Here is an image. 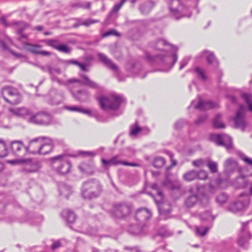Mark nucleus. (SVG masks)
<instances>
[{"label": "nucleus", "instance_id": "f257e3e1", "mask_svg": "<svg viewBox=\"0 0 252 252\" xmlns=\"http://www.w3.org/2000/svg\"><path fill=\"white\" fill-rule=\"evenodd\" d=\"M154 50L153 54L151 55L146 52L145 56L147 61L152 64H157L164 66L160 69L162 71L168 72L171 70L178 60L176 53L167 52L164 46H169L174 50L172 45H170L164 39H158L156 42L151 43Z\"/></svg>", "mask_w": 252, "mask_h": 252}, {"label": "nucleus", "instance_id": "f03ea898", "mask_svg": "<svg viewBox=\"0 0 252 252\" xmlns=\"http://www.w3.org/2000/svg\"><path fill=\"white\" fill-rule=\"evenodd\" d=\"M102 191V186L95 179L89 180L82 184L81 195L86 199H92L99 196Z\"/></svg>", "mask_w": 252, "mask_h": 252}, {"label": "nucleus", "instance_id": "7ed1b4c3", "mask_svg": "<svg viewBox=\"0 0 252 252\" xmlns=\"http://www.w3.org/2000/svg\"><path fill=\"white\" fill-rule=\"evenodd\" d=\"M125 100L121 95L113 94L108 96H102L98 98L100 108L104 111H116Z\"/></svg>", "mask_w": 252, "mask_h": 252}, {"label": "nucleus", "instance_id": "20e7f679", "mask_svg": "<svg viewBox=\"0 0 252 252\" xmlns=\"http://www.w3.org/2000/svg\"><path fill=\"white\" fill-rule=\"evenodd\" d=\"M168 7L170 15L176 20L191 17V13L189 11L188 7L183 5L180 0H170Z\"/></svg>", "mask_w": 252, "mask_h": 252}, {"label": "nucleus", "instance_id": "39448f33", "mask_svg": "<svg viewBox=\"0 0 252 252\" xmlns=\"http://www.w3.org/2000/svg\"><path fill=\"white\" fill-rule=\"evenodd\" d=\"M51 161L53 168L58 174L65 175L70 171L71 163L66 155L54 157L51 158Z\"/></svg>", "mask_w": 252, "mask_h": 252}, {"label": "nucleus", "instance_id": "423d86ee", "mask_svg": "<svg viewBox=\"0 0 252 252\" xmlns=\"http://www.w3.org/2000/svg\"><path fill=\"white\" fill-rule=\"evenodd\" d=\"M132 209V206L130 203H119L114 205L111 216L117 219H125L130 215Z\"/></svg>", "mask_w": 252, "mask_h": 252}, {"label": "nucleus", "instance_id": "0eeeda50", "mask_svg": "<svg viewBox=\"0 0 252 252\" xmlns=\"http://www.w3.org/2000/svg\"><path fill=\"white\" fill-rule=\"evenodd\" d=\"M1 95L4 100L12 104H17L21 101V96L17 90L11 87H5L1 89Z\"/></svg>", "mask_w": 252, "mask_h": 252}, {"label": "nucleus", "instance_id": "6e6552de", "mask_svg": "<svg viewBox=\"0 0 252 252\" xmlns=\"http://www.w3.org/2000/svg\"><path fill=\"white\" fill-rule=\"evenodd\" d=\"M52 121L51 115L47 112H40L35 114L32 115L28 119L29 123L38 125H48Z\"/></svg>", "mask_w": 252, "mask_h": 252}, {"label": "nucleus", "instance_id": "1a4fd4ad", "mask_svg": "<svg viewBox=\"0 0 252 252\" xmlns=\"http://www.w3.org/2000/svg\"><path fill=\"white\" fill-rule=\"evenodd\" d=\"M240 198L239 200L229 205L228 210L233 213H237L246 209L250 203V197L246 193L240 194Z\"/></svg>", "mask_w": 252, "mask_h": 252}, {"label": "nucleus", "instance_id": "9d476101", "mask_svg": "<svg viewBox=\"0 0 252 252\" xmlns=\"http://www.w3.org/2000/svg\"><path fill=\"white\" fill-rule=\"evenodd\" d=\"M211 140L217 145L225 147L227 150L232 147V139L230 136L225 134H213L210 135Z\"/></svg>", "mask_w": 252, "mask_h": 252}, {"label": "nucleus", "instance_id": "9b49d317", "mask_svg": "<svg viewBox=\"0 0 252 252\" xmlns=\"http://www.w3.org/2000/svg\"><path fill=\"white\" fill-rule=\"evenodd\" d=\"M48 102L51 105H59L62 103L64 99V94L61 90L51 88L49 91Z\"/></svg>", "mask_w": 252, "mask_h": 252}, {"label": "nucleus", "instance_id": "f8f14e48", "mask_svg": "<svg viewBox=\"0 0 252 252\" xmlns=\"http://www.w3.org/2000/svg\"><path fill=\"white\" fill-rule=\"evenodd\" d=\"M45 139V136H40L30 140L28 145L25 147L27 153L33 155L39 154V148L41 143V141Z\"/></svg>", "mask_w": 252, "mask_h": 252}, {"label": "nucleus", "instance_id": "ddd939ff", "mask_svg": "<svg viewBox=\"0 0 252 252\" xmlns=\"http://www.w3.org/2000/svg\"><path fill=\"white\" fill-rule=\"evenodd\" d=\"M120 156L119 155L112 157L109 160H106L104 158L101 159V162L103 166L105 168H108L110 165L117 166L119 164H122L126 166H138L139 164L136 163L129 162L126 161H122L119 159Z\"/></svg>", "mask_w": 252, "mask_h": 252}, {"label": "nucleus", "instance_id": "4468645a", "mask_svg": "<svg viewBox=\"0 0 252 252\" xmlns=\"http://www.w3.org/2000/svg\"><path fill=\"white\" fill-rule=\"evenodd\" d=\"M234 122L237 128H241L243 131L245 130L247 124L245 120V107L243 105L239 106L236 117L234 119Z\"/></svg>", "mask_w": 252, "mask_h": 252}, {"label": "nucleus", "instance_id": "2eb2a0df", "mask_svg": "<svg viewBox=\"0 0 252 252\" xmlns=\"http://www.w3.org/2000/svg\"><path fill=\"white\" fill-rule=\"evenodd\" d=\"M250 222V221H247L242 223V228L238 240V243L241 246H243L247 243L248 239L252 238V234L248 231L247 228Z\"/></svg>", "mask_w": 252, "mask_h": 252}, {"label": "nucleus", "instance_id": "dca6fc26", "mask_svg": "<svg viewBox=\"0 0 252 252\" xmlns=\"http://www.w3.org/2000/svg\"><path fill=\"white\" fill-rule=\"evenodd\" d=\"M40 68L45 72H48L50 75L51 80L53 81H57L60 85L65 84V82L62 80L59 79L56 74H60L62 71L59 68H54L50 65H46L45 66H41Z\"/></svg>", "mask_w": 252, "mask_h": 252}, {"label": "nucleus", "instance_id": "f3484780", "mask_svg": "<svg viewBox=\"0 0 252 252\" xmlns=\"http://www.w3.org/2000/svg\"><path fill=\"white\" fill-rule=\"evenodd\" d=\"M198 102L197 104H194L195 101L193 100L189 108L192 107L195 109H197L200 110H206L216 107V104L211 101L202 100L200 96H198Z\"/></svg>", "mask_w": 252, "mask_h": 252}, {"label": "nucleus", "instance_id": "a211bd4d", "mask_svg": "<svg viewBox=\"0 0 252 252\" xmlns=\"http://www.w3.org/2000/svg\"><path fill=\"white\" fill-rule=\"evenodd\" d=\"M10 147L13 154L18 157L26 154L27 152L25 149V146L22 141L14 140L11 142Z\"/></svg>", "mask_w": 252, "mask_h": 252}, {"label": "nucleus", "instance_id": "6ab92c4d", "mask_svg": "<svg viewBox=\"0 0 252 252\" xmlns=\"http://www.w3.org/2000/svg\"><path fill=\"white\" fill-rule=\"evenodd\" d=\"M155 201L158 204V211L161 219L167 220L170 218V213L171 207L169 204L158 201L156 199Z\"/></svg>", "mask_w": 252, "mask_h": 252}, {"label": "nucleus", "instance_id": "aec40b11", "mask_svg": "<svg viewBox=\"0 0 252 252\" xmlns=\"http://www.w3.org/2000/svg\"><path fill=\"white\" fill-rule=\"evenodd\" d=\"M151 217L152 213L151 211L146 208H142L137 210L134 218L136 221L142 223L149 220Z\"/></svg>", "mask_w": 252, "mask_h": 252}, {"label": "nucleus", "instance_id": "412c9836", "mask_svg": "<svg viewBox=\"0 0 252 252\" xmlns=\"http://www.w3.org/2000/svg\"><path fill=\"white\" fill-rule=\"evenodd\" d=\"M199 58H205L207 63L209 65H212L214 67H217L219 65V62L216 58L213 53L207 50L202 51L198 56Z\"/></svg>", "mask_w": 252, "mask_h": 252}, {"label": "nucleus", "instance_id": "4be33fe9", "mask_svg": "<svg viewBox=\"0 0 252 252\" xmlns=\"http://www.w3.org/2000/svg\"><path fill=\"white\" fill-rule=\"evenodd\" d=\"M97 56L101 61L106 67L110 68L117 73H119V68L118 66L113 63L111 60L107 58V57L103 53H99Z\"/></svg>", "mask_w": 252, "mask_h": 252}, {"label": "nucleus", "instance_id": "5701e85b", "mask_svg": "<svg viewBox=\"0 0 252 252\" xmlns=\"http://www.w3.org/2000/svg\"><path fill=\"white\" fill-rule=\"evenodd\" d=\"M46 142L44 143H41L39 148V155H47L50 153L53 149V141L49 137H45L44 140Z\"/></svg>", "mask_w": 252, "mask_h": 252}, {"label": "nucleus", "instance_id": "b1692460", "mask_svg": "<svg viewBox=\"0 0 252 252\" xmlns=\"http://www.w3.org/2000/svg\"><path fill=\"white\" fill-rule=\"evenodd\" d=\"M71 92L74 97L80 101H86L90 97L89 92L86 90H79L76 92L72 91Z\"/></svg>", "mask_w": 252, "mask_h": 252}, {"label": "nucleus", "instance_id": "393cba45", "mask_svg": "<svg viewBox=\"0 0 252 252\" xmlns=\"http://www.w3.org/2000/svg\"><path fill=\"white\" fill-rule=\"evenodd\" d=\"M9 111L16 116L24 117L27 120L31 116L30 111L26 108H20L16 109H9Z\"/></svg>", "mask_w": 252, "mask_h": 252}, {"label": "nucleus", "instance_id": "a878e982", "mask_svg": "<svg viewBox=\"0 0 252 252\" xmlns=\"http://www.w3.org/2000/svg\"><path fill=\"white\" fill-rule=\"evenodd\" d=\"M63 219L68 223H73L76 218V216L73 212L70 210H64L61 214Z\"/></svg>", "mask_w": 252, "mask_h": 252}, {"label": "nucleus", "instance_id": "bb28decb", "mask_svg": "<svg viewBox=\"0 0 252 252\" xmlns=\"http://www.w3.org/2000/svg\"><path fill=\"white\" fill-rule=\"evenodd\" d=\"M238 166L237 162L236 160L232 159H227L224 163V170L227 174L232 172Z\"/></svg>", "mask_w": 252, "mask_h": 252}, {"label": "nucleus", "instance_id": "cd10ccee", "mask_svg": "<svg viewBox=\"0 0 252 252\" xmlns=\"http://www.w3.org/2000/svg\"><path fill=\"white\" fill-rule=\"evenodd\" d=\"M79 168L82 172L93 174L94 172V164L92 162H83L79 166Z\"/></svg>", "mask_w": 252, "mask_h": 252}, {"label": "nucleus", "instance_id": "c85d7f7f", "mask_svg": "<svg viewBox=\"0 0 252 252\" xmlns=\"http://www.w3.org/2000/svg\"><path fill=\"white\" fill-rule=\"evenodd\" d=\"M198 196L196 194H192L187 197L184 201V205L187 208L193 207L198 202Z\"/></svg>", "mask_w": 252, "mask_h": 252}, {"label": "nucleus", "instance_id": "c756f323", "mask_svg": "<svg viewBox=\"0 0 252 252\" xmlns=\"http://www.w3.org/2000/svg\"><path fill=\"white\" fill-rule=\"evenodd\" d=\"M163 185L171 190L179 189L181 187V184L179 181L175 180L171 181L168 179H165L163 183Z\"/></svg>", "mask_w": 252, "mask_h": 252}, {"label": "nucleus", "instance_id": "7c9ffc66", "mask_svg": "<svg viewBox=\"0 0 252 252\" xmlns=\"http://www.w3.org/2000/svg\"><path fill=\"white\" fill-rule=\"evenodd\" d=\"M14 25H18L19 29L17 31V34L19 36L20 39L22 40L23 39H27L28 36L23 33V30L28 27V25L23 22H15L13 23Z\"/></svg>", "mask_w": 252, "mask_h": 252}, {"label": "nucleus", "instance_id": "2f4dec72", "mask_svg": "<svg viewBox=\"0 0 252 252\" xmlns=\"http://www.w3.org/2000/svg\"><path fill=\"white\" fill-rule=\"evenodd\" d=\"M59 191L61 195L67 198L72 193L71 188L65 184H62L59 186Z\"/></svg>", "mask_w": 252, "mask_h": 252}, {"label": "nucleus", "instance_id": "473e14b6", "mask_svg": "<svg viewBox=\"0 0 252 252\" xmlns=\"http://www.w3.org/2000/svg\"><path fill=\"white\" fill-rule=\"evenodd\" d=\"M26 161L23 162L24 167L23 171L27 172H34L37 171V166L33 164L30 159H26Z\"/></svg>", "mask_w": 252, "mask_h": 252}, {"label": "nucleus", "instance_id": "72a5a7b5", "mask_svg": "<svg viewBox=\"0 0 252 252\" xmlns=\"http://www.w3.org/2000/svg\"><path fill=\"white\" fill-rule=\"evenodd\" d=\"M128 231L134 235L139 236L144 234L143 228L139 225H131L129 228Z\"/></svg>", "mask_w": 252, "mask_h": 252}, {"label": "nucleus", "instance_id": "f704fd0d", "mask_svg": "<svg viewBox=\"0 0 252 252\" xmlns=\"http://www.w3.org/2000/svg\"><path fill=\"white\" fill-rule=\"evenodd\" d=\"M236 182L238 184V187L239 188H246L249 184V181L247 176H241L236 179Z\"/></svg>", "mask_w": 252, "mask_h": 252}, {"label": "nucleus", "instance_id": "c9c22d12", "mask_svg": "<svg viewBox=\"0 0 252 252\" xmlns=\"http://www.w3.org/2000/svg\"><path fill=\"white\" fill-rule=\"evenodd\" d=\"M98 22L99 20H94L92 19H88L84 21H79L78 22L74 24L73 27L77 28L80 26H85L86 27H88L91 24H95Z\"/></svg>", "mask_w": 252, "mask_h": 252}, {"label": "nucleus", "instance_id": "e433bc0d", "mask_svg": "<svg viewBox=\"0 0 252 252\" xmlns=\"http://www.w3.org/2000/svg\"><path fill=\"white\" fill-rule=\"evenodd\" d=\"M81 77L83 79V83L85 85L93 89L97 88V85L94 82L91 80L87 75H83Z\"/></svg>", "mask_w": 252, "mask_h": 252}, {"label": "nucleus", "instance_id": "4c0bfd02", "mask_svg": "<svg viewBox=\"0 0 252 252\" xmlns=\"http://www.w3.org/2000/svg\"><path fill=\"white\" fill-rule=\"evenodd\" d=\"M221 115L218 114L216 115L213 121V125L215 128H223L225 127L224 124L222 123L220 121Z\"/></svg>", "mask_w": 252, "mask_h": 252}, {"label": "nucleus", "instance_id": "58836bf2", "mask_svg": "<svg viewBox=\"0 0 252 252\" xmlns=\"http://www.w3.org/2000/svg\"><path fill=\"white\" fill-rule=\"evenodd\" d=\"M197 178V172L195 170H190L183 175V179L188 182L194 180Z\"/></svg>", "mask_w": 252, "mask_h": 252}, {"label": "nucleus", "instance_id": "ea45409f", "mask_svg": "<svg viewBox=\"0 0 252 252\" xmlns=\"http://www.w3.org/2000/svg\"><path fill=\"white\" fill-rule=\"evenodd\" d=\"M209 230V227L207 226H196L195 227V233L198 236H204Z\"/></svg>", "mask_w": 252, "mask_h": 252}, {"label": "nucleus", "instance_id": "a19ab883", "mask_svg": "<svg viewBox=\"0 0 252 252\" xmlns=\"http://www.w3.org/2000/svg\"><path fill=\"white\" fill-rule=\"evenodd\" d=\"M198 78L201 79L203 81H206L207 76L206 75L205 71L199 67H196L194 69Z\"/></svg>", "mask_w": 252, "mask_h": 252}, {"label": "nucleus", "instance_id": "79ce46f5", "mask_svg": "<svg viewBox=\"0 0 252 252\" xmlns=\"http://www.w3.org/2000/svg\"><path fill=\"white\" fill-rule=\"evenodd\" d=\"M141 130L142 128L139 126L138 122L136 121L133 125L130 126L129 135L132 137L136 136Z\"/></svg>", "mask_w": 252, "mask_h": 252}, {"label": "nucleus", "instance_id": "37998d69", "mask_svg": "<svg viewBox=\"0 0 252 252\" xmlns=\"http://www.w3.org/2000/svg\"><path fill=\"white\" fill-rule=\"evenodd\" d=\"M242 97L248 105L249 109L252 112V95L247 94H242Z\"/></svg>", "mask_w": 252, "mask_h": 252}, {"label": "nucleus", "instance_id": "c03bdc74", "mask_svg": "<svg viewBox=\"0 0 252 252\" xmlns=\"http://www.w3.org/2000/svg\"><path fill=\"white\" fill-rule=\"evenodd\" d=\"M201 219L204 220L213 221L215 217L213 216L210 211H206L200 215Z\"/></svg>", "mask_w": 252, "mask_h": 252}, {"label": "nucleus", "instance_id": "a18cd8bd", "mask_svg": "<svg viewBox=\"0 0 252 252\" xmlns=\"http://www.w3.org/2000/svg\"><path fill=\"white\" fill-rule=\"evenodd\" d=\"M165 163V160L161 157H156L153 162V165L156 168H160Z\"/></svg>", "mask_w": 252, "mask_h": 252}, {"label": "nucleus", "instance_id": "49530a36", "mask_svg": "<svg viewBox=\"0 0 252 252\" xmlns=\"http://www.w3.org/2000/svg\"><path fill=\"white\" fill-rule=\"evenodd\" d=\"M7 153V149L4 141L0 139V158L6 157Z\"/></svg>", "mask_w": 252, "mask_h": 252}, {"label": "nucleus", "instance_id": "de8ad7c7", "mask_svg": "<svg viewBox=\"0 0 252 252\" xmlns=\"http://www.w3.org/2000/svg\"><path fill=\"white\" fill-rule=\"evenodd\" d=\"M207 165L211 172L214 173L218 172V164L216 162L209 160Z\"/></svg>", "mask_w": 252, "mask_h": 252}, {"label": "nucleus", "instance_id": "09e8293b", "mask_svg": "<svg viewBox=\"0 0 252 252\" xmlns=\"http://www.w3.org/2000/svg\"><path fill=\"white\" fill-rule=\"evenodd\" d=\"M67 63L69 64H74L78 66L80 69L84 71H87V65L86 63H80L75 60H68Z\"/></svg>", "mask_w": 252, "mask_h": 252}, {"label": "nucleus", "instance_id": "8fccbe9b", "mask_svg": "<svg viewBox=\"0 0 252 252\" xmlns=\"http://www.w3.org/2000/svg\"><path fill=\"white\" fill-rule=\"evenodd\" d=\"M63 241L64 240L62 239L56 241H52V244L51 246V250L54 251L63 247Z\"/></svg>", "mask_w": 252, "mask_h": 252}, {"label": "nucleus", "instance_id": "3c124183", "mask_svg": "<svg viewBox=\"0 0 252 252\" xmlns=\"http://www.w3.org/2000/svg\"><path fill=\"white\" fill-rule=\"evenodd\" d=\"M150 5V2H146L141 5L139 7L141 12L145 14H147L151 10Z\"/></svg>", "mask_w": 252, "mask_h": 252}, {"label": "nucleus", "instance_id": "603ef678", "mask_svg": "<svg viewBox=\"0 0 252 252\" xmlns=\"http://www.w3.org/2000/svg\"><path fill=\"white\" fill-rule=\"evenodd\" d=\"M228 199V196L224 193H222L218 195L216 198V201L220 204L225 203Z\"/></svg>", "mask_w": 252, "mask_h": 252}, {"label": "nucleus", "instance_id": "864d4df0", "mask_svg": "<svg viewBox=\"0 0 252 252\" xmlns=\"http://www.w3.org/2000/svg\"><path fill=\"white\" fill-rule=\"evenodd\" d=\"M46 43L48 45L53 47L56 50H58V47L60 45L59 41L56 39L48 40Z\"/></svg>", "mask_w": 252, "mask_h": 252}, {"label": "nucleus", "instance_id": "5fc2aeb1", "mask_svg": "<svg viewBox=\"0 0 252 252\" xmlns=\"http://www.w3.org/2000/svg\"><path fill=\"white\" fill-rule=\"evenodd\" d=\"M0 45H1V46L2 48V50L3 51H6V50L8 51L9 52H11L12 54H13L14 56H15L17 57H21L22 56V55L20 54H16V53L11 51L9 49V48L8 47L7 45L2 40H0Z\"/></svg>", "mask_w": 252, "mask_h": 252}, {"label": "nucleus", "instance_id": "6e6d98bb", "mask_svg": "<svg viewBox=\"0 0 252 252\" xmlns=\"http://www.w3.org/2000/svg\"><path fill=\"white\" fill-rule=\"evenodd\" d=\"M93 117L99 122L105 123L108 121V119L104 118L102 115H100L96 112L94 113Z\"/></svg>", "mask_w": 252, "mask_h": 252}, {"label": "nucleus", "instance_id": "4d7b16f0", "mask_svg": "<svg viewBox=\"0 0 252 252\" xmlns=\"http://www.w3.org/2000/svg\"><path fill=\"white\" fill-rule=\"evenodd\" d=\"M41 47L39 45H31L29 46V50L32 53L39 54L40 52Z\"/></svg>", "mask_w": 252, "mask_h": 252}, {"label": "nucleus", "instance_id": "13d9d810", "mask_svg": "<svg viewBox=\"0 0 252 252\" xmlns=\"http://www.w3.org/2000/svg\"><path fill=\"white\" fill-rule=\"evenodd\" d=\"M110 35H116L117 36H119L120 34L115 30L112 29L103 33L102 35L103 37H107Z\"/></svg>", "mask_w": 252, "mask_h": 252}, {"label": "nucleus", "instance_id": "bf43d9fd", "mask_svg": "<svg viewBox=\"0 0 252 252\" xmlns=\"http://www.w3.org/2000/svg\"><path fill=\"white\" fill-rule=\"evenodd\" d=\"M126 0H122L120 3L115 5L112 10H111L109 14V16H110V15H111L113 13L117 12L120 9V8H121V7L126 2Z\"/></svg>", "mask_w": 252, "mask_h": 252}, {"label": "nucleus", "instance_id": "052dcab7", "mask_svg": "<svg viewBox=\"0 0 252 252\" xmlns=\"http://www.w3.org/2000/svg\"><path fill=\"white\" fill-rule=\"evenodd\" d=\"M57 50L64 53H69L71 52L70 48L68 46L64 44H60Z\"/></svg>", "mask_w": 252, "mask_h": 252}, {"label": "nucleus", "instance_id": "680f3d73", "mask_svg": "<svg viewBox=\"0 0 252 252\" xmlns=\"http://www.w3.org/2000/svg\"><path fill=\"white\" fill-rule=\"evenodd\" d=\"M65 109L71 112L81 113L82 107L77 106H65Z\"/></svg>", "mask_w": 252, "mask_h": 252}, {"label": "nucleus", "instance_id": "e2e57ef3", "mask_svg": "<svg viewBox=\"0 0 252 252\" xmlns=\"http://www.w3.org/2000/svg\"><path fill=\"white\" fill-rule=\"evenodd\" d=\"M205 161L202 159H199L192 161V164L198 167H202L205 165Z\"/></svg>", "mask_w": 252, "mask_h": 252}, {"label": "nucleus", "instance_id": "0e129e2a", "mask_svg": "<svg viewBox=\"0 0 252 252\" xmlns=\"http://www.w3.org/2000/svg\"><path fill=\"white\" fill-rule=\"evenodd\" d=\"M75 6L82 8L90 9L91 6V2H87L86 4L82 2H78L75 4Z\"/></svg>", "mask_w": 252, "mask_h": 252}, {"label": "nucleus", "instance_id": "69168bd1", "mask_svg": "<svg viewBox=\"0 0 252 252\" xmlns=\"http://www.w3.org/2000/svg\"><path fill=\"white\" fill-rule=\"evenodd\" d=\"M208 176L207 173L204 170H200L199 172H197V178L201 180H205Z\"/></svg>", "mask_w": 252, "mask_h": 252}, {"label": "nucleus", "instance_id": "338daca9", "mask_svg": "<svg viewBox=\"0 0 252 252\" xmlns=\"http://www.w3.org/2000/svg\"><path fill=\"white\" fill-rule=\"evenodd\" d=\"M186 124L185 122L183 120H180L177 121L174 127L177 130L180 129L185 125Z\"/></svg>", "mask_w": 252, "mask_h": 252}, {"label": "nucleus", "instance_id": "774afa93", "mask_svg": "<svg viewBox=\"0 0 252 252\" xmlns=\"http://www.w3.org/2000/svg\"><path fill=\"white\" fill-rule=\"evenodd\" d=\"M124 249L127 251L126 252H141L139 248L137 246L132 247H125Z\"/></svg>", "mask_w": 252, "mask_h": 252}]
</instances>
